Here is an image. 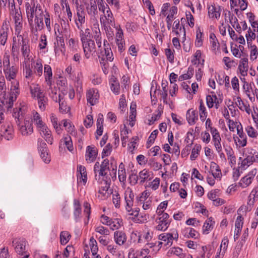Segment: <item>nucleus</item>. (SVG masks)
Listing matches in <instances>:
<instances>
[{
	"instance_id": "obj_40",
	"label": "nucleus",
	"mask_w": 258,
	"mask_h": 258,
	"mask_svg": "<svg viewBox=\"0 0 258 258\" xmlns=\"http://www.w3.org/2000/svg\"><path fill=\"white\" fill-rule=\"evenodd\" d=\"M215 224V221L212 217H210L206 220L203 226V232L204 234H208L210 230L213 229V225Z\"/></svg>"
},
{
	"instance_id": "obj_32",
	"label": "nucleus",
	"mask_w": 258,
	"mask_h": 258,
	"mask_svg": "<svg viewBox=\"0 0 258 258\" xmlns=\"http://www.w3.org/2000/svg\"><path fill=\"white\" fill-rule=\"evenodd\" d=\"M153 233L149 231L140 233L138 236V242L140 243H146L152 241Z\"/></svg>"
},
{
	"instance_id": "obj_29",
	"label": "nucleus",
	"mask_w": 258,
	"mask_h": 258,
	"mask_svg": "<svg viewBox=\"0 0 258 258\" xmlns=\"http://www.w3.org/2000/svg\"><path fill=\"white\" fill-rule=\"evenodd\" d=\"M134 193L132 190L125 191L124 200L125 201V210H131L134 205Z\"/></svg>"
},
{
	"instance_id": "obj_21",
	"label": "nucleus",
	"mask_w": 258,
	"mask_h": 258,
	"mask_svg": "<svg viewBox=\"0 0 258 258\" xmlns=\"http://www.w3.org/2000/svg\"><path fill=\"white\" fill-rule=\"evenodd\" d=\"M6 79L8 81L15 80L18 71V68L14 66L3 69Z\"/></svg>"
},
{
	"instance_id": "obj_39",
	"label": "nucleus",
	"mask_w": 258,
	"mask_h": 258,
	"mask_svg": "<svg viewBox=\"0 0 258 258\" xmlns=\"http://www.w3.org/2000/svg\"><path fill=\"white\" fill-rule=\"evenodd\" d=\"M183 232H185L184 236L188 238H191L197 239L200 236L199 233L197 230L191 227L185 228L184 229Z\"/></svg>"
},
{
	"instance_id": "obj_28",
	"label": "nucleus",
	"mask_w": 258,
	"mask_h": 258,
	"mask_svg": "<svg viewBox=\"0 0 258 258\" xmlns=\"http://www.w3.org/2000/svg\"><path fill=\"white\" fill-rule=\"evenodd\" d=\"M172 32L177 36H180L183 34V36L185 37V30L184 26H180V22L178 19L176 20L173 23L172 27Z\"/></svg>"
},
{
	"instance_id": "obj_58",
	"label": "nucleus",
	"mask_w": 258,
	"mask_h": 258,
	"mask_svg": "<svg viewBox=\"0 0 258 258\" xmlns=\"http://www.w3.org/2000/svg\"><path fill=\"white\" fill-rule=\"evenodd\" d=\"M203 45V33L199 28L196 32V39L195 45L196 47H201Z\"/></svg>"
},
{
	"instance_id": "obj_54",
	"label": "nucleus",
	"mask_w": 258,
	"mask_h": 258,
	"mask_svg": "<svg viewBox=\"0 0 258 258\" xmlns=\"http://www.w3.org/2000/svg\"><path fill=\"white\" fill-rule=\"evenodd\" d=\"M61 140L63 141L64 144L70 151H72L74 150L73 145L71 137L67 135L63 137Z\"/></svg>"
},
{
	"instance_id": "obj_59",
	"label": "nucleus",
	"mask_w": 258,
	"mask_h": 258,
	"mask_svg": "<svg viewBox=\"0 0 258 258\" xmlns=\"http://www.w3.org/2000/svg\"><path fill=\"white\" fill-rule=\"evenodd\" d=\"M94 38L96 41L98 47L99 48L101 47L102 43V38L100 29L98 27L97 29L95 30L94 34Z\"/></svg>"
},
{
	"instance_id": "obj_17",
	"label": "nucleus",
	"mask_w": 258,
	"mask_h": 258,
	"mask_svg": "<svg viewBox=\"0 0 258 258\" xmlns=\"http://www.w3.org/2000/svg\"><path fill=\"white\" fill-rule=\"evenodd\" d=\"M87 14L90 16V19L97 22L98 12L96 1L90 2V4L86 6Z\"/></svg>"
},
{
	"instance_id": "obj_15",
	"label": "nucleus",
	"mask_w": 258,
	"mask_h": 258,
	"mask_svg": "<svg viewBox=\"0 0 258 258\" xmlns=\"http://www.w3.org/2000/svg\"><path fill=\"white\" fill-rule=\"evenodd\" d=\"M37 128L41 136L45 140L47 143L52 145L53 142V138L52 136L50 130L48 128L46 124L45 123Z\"/></svg>"
},
{
	"instance_id": "obj_53",
	"label": "nucleus",
	"mask_w": 258,
	"mask_h": 258,
	"mask_svg": "<svg viewBox=\"0 0 258 258\" xmlns=\"http://www.w3.org/2000/svg\"><path fill=\"white\" fill-rule=\"evenodd\" d=\"M37 100L38 101V104L39 109L41 111H44L48 104L47 98L44 95L43 97H42V98H40Z\"/></svg>"
},
{
	"instance_id": "obj_1",
	"label": "nucleus",
	"mask_w": 258,
	"mask_h": 258,
	"mask_svg": "<svg viewBox=\"0 0 258 258\" xmlns=\"http://www.w3.org/2000/svg\"><path fill=\"white\" fill-rule=\"evenodd\" d=\"M23 74L28 82H32L35 76L41 77L43 74V64L42 60L38 59L31 61H24L22 63Z\"/></svg>"
},
{
	"instance_id": "obj_26",
	"label": "nucleus",
	"mask_w": 258,
	"mask_h": 258,
	"mask_svg": "<svg viewBox=\"0 0 258 258\" xmlns=\"http://www.w3.org/2000/svg\"><path fill=\"white\" fill-rule=\"evenodd\" d=\"M149 250L148 247L142 249L141 251H137L136 253L129 252L128 258H152L151 255H148Z\"/></svg>"
},
{
	"instance_id": "obj_50",
	"label": "nucleus",
	"mask_w": 258,
	"mask_h": 258,
	"mask_svg": "<svg viewBox=\"0 0 258 258\" xmlns=\"http://www.w3.org/2000/svg\"><path fill=\"white\" fill-rule=\"evenodd\" d=\"M71 235L68 231H63L60 234V242L62 245L66 244L70 239Z\"/></svg>"
},
{
	"instance_id": "obj_63",
	"label": "nucleus",
	"mask_w": 258,
	"mask_h": 258,
	"mask_svg": "<svg viewBox=\"0 0 258 258\" xmlns=\"http://www.w3.org/2000/svg\"><path fill=\"white\" fill-rule=\"evenodd\" d=\"M245 131L249 137L252 138H256L257 137V132L252 126H247L245 128Z\"/></svg>"
},
{
	"instance_id": "obj_56",
	"label": "nucleus",
	"mask_w": 258,
	"mask_h": 258,
	"mask_svg": "<svg viewBox=\"0 0 258 258\" xmlns=\"http://www.w3.org/2000/svg\"><path fill=\"white\" fill-rule=\"evenodd\" d=\"M210 42L212 45V48L213 50H216L219 47V43L214 33H211L210 35Z\"/></svg>"
},
{
	"instance_id": "obj_31",
	"label": "nucleus",
	"mask_w": 258,
	"mask_h": 258,
	"mask_svg": "<svg viewBox=\"0 0 258 258\" xmlns=\"http://www.w3.org/2000/svg\"><path fill=\"white\" fill-rule=\"evenodd\" d=\"M214 178L220 179L222 173L219 165L214 162H212L210 164V171Z\"/></svg>"
},
{
	"instance_id": "obj_52",
	"label": "nucleus",
	"mask_w": 258,
	"mask_h": 258,
	"mask_svg": "<svg viewBox=\"0 0 258 258\" xmlns=\"http://www.w3.org/2000/svg\"><path fill=\"white\" fill-rule=\"evenodd\" d=\"M128 134V130L125 125L120 132L121 140L122 142V146L124 147L126 146L127 140L128 139L127 134Z\"/></svg>"
},
{
	"instance_id": "obj_55",
	"label": "nucleus",
	"mask_w": 258,
	"mask_h": 258,
	"mask_svg": "<svg viewBox=\"0 0 258 258\" xmlns=\"http://www.w3.org/2000/svg\"><path fill=\"white\" fill-rule=\"evenodd\" d=\"M201 148L202 147L200 145L196 144L195 145L194 147L192 149L191 154L190 157L191 160H195L198 157Z\"/></svg>"
},
{
	"instance_id": "obj_25",
	"label": "nucleus",
	"mask_w": 258,
	"mask_h": 258,
	"mask_svg": "<svg viewBox=\"0 0 258 258\" xmlns=\"http://www.w3.org/2000/svg\"><path fill=\"white\" fill-rule=\"evenodd\" d=\"M114 239L117 244L122 245L126 241L127 237L124 232L118 230L114 232Z\"/></svg>"
},
{
	"instance_id": "obj_37",
	"label": "nucleus",
	"mask_w": 258,
	"mask_h": 258,
	"mask_svg": "<svg viewBox=\"0 0 258 258\" xmlns=\"http://www.w3.org/2000/svg\"><path fill=\"white\" fill-rule=\"evenodd\" d=\"M58 103L59 111L62 113H66L70 110V107L68 106L64 100V95L59 94Z\"/></svg>"
},
{
	"instance_id": "obj_44",
	"label": "nucleus",
	"mask_w": 258,
	"mask_h": 258,
	"mask_svg": "<svg viewBox=\"0 0 258 258\" xmlns=\"http://www.w3.org/2000/svg\"><path fill=\"white\" fill-rule=\"evenodd\" d=\"M30 91L32 97L36 99L42 98L45 95L42 90L38 86L34 88L31 87Z\"/></svg>"
},
{
	"instance_id": "obj_33",
	"label": "nucleus",
	"mask_w": 258,
	"mask_h": 258,
	"mask_svg": "<svg viewBox=\"0 0 258 258\" xmlns=\"http://www.w3.org/2000/svg\"><path fill=\"white\" fill-rule=\"evenodd\" d=\"M177 8L176 6H172L170 9V13L166 17L167 27L168 30H170L174 16L177 13Z\"/></svg>"
},
{
	"instance_id": "obj_23",
	"label": "nucleus",
	"mask_w": 258,
	"mask_h": 258,
	"mask_svg": "<svg viewBox=\"0 0 258 258\" xmlns=\"http://www.w3.org/2000/svg\"><path fill=\"white\" fill-rule=\"evenodd\" d=\"M221 9L219 6L211 5L208 7V15L211 19H219L221 15Z\"/></svg>"
},
{
	"instance_id": "obj_57",
	"label": "nucleus",
	"mask_w": 258,
	"mask_h": 258,
	"mask_svg": "<svg viewBox=\"0 0 258 258\" xmlns=\"http://www.w3.org/2000/svg\"><path fill=\"white\" fill-rule=\"evenodd\" d=\"M95 231L102 235L103 236H107L110 234L109 229L103 226L99 225L95 227Z\"/></svg>"
},
{
	"instance_id": "obj_42",
	"label": "nucleus",
	"mask_w": 258,
	"mask_h": 258,
	"mask_svg": "<svg viewBox=\"0 0 258 258\" xmlns=\"http://www.w3.org/2000/svg\"><path fill=\"white\" fill-rule=\"evenodd\" d=\"M123 225L122 220L120 218L111 219L108 226L112 230L119 229Z\"/></svg>"
},
{
	"instance_id": "obj_5",
	"label": "nucleus",
	"mask_w": 258,
	"mask_h": 258,
	"mask_svg": "<svg viewBox=\"0 0 258 258\" xmlns=\"http://www.w3.org/2000/svg\"><path fill=\"white\" fill-rule=\"evenodd\" d=\"M76 15L75 18V22L78 29L83 28V25L85 23L86 13L84 7L82 5H79L78 2L76 3Z\"/></svg>"
},
{
	"instance_id": "obj_49",
	"label": "nucleus",
	"mask_w": 258,
	"mask_h": 258,
	"mask_svg": "<svg viewBox=\"0 0 258 258\" xmlns=\"http://www.w3.org/2000/svg\"><path fill=\"white\" fill-rule=\"evenodd\" d=\"M112 195L113 204L116 208H119L121 201L120 195L118 194V191L115 190L112 192Z\"/></svg>"
},
{
	"instance_id": "obj_45",
	"label": "nucleus",
	"mask_w": 258,
	"mask_h": 258,
	"mask_svg": "<svg viewBox=\"0 0 258 258\" xmlns=\"http://www.w3.org/2000/svg\"><path fill=\"white\" fill-rule=\"evenodd\" d=\"M83 28L78 29L80 30V36L81 38V40L82 42H85L86 41H89L91 40V34H90V30L89 28H86L84 30H83Z\"/></svg>"
},
{
	"instance_id": "obj_38",
	"label": "nucleus",
	"mask_w": 258,
	"mask_h": 258,
	"mask_svg": "<svg viewBox=\"0 0 258 258\" xmlns=\"http://www.w3.org/2000/svg\"><path fill=\"white\" fill-rule=\"evenodd\" d=\"M44 74L47 85L51 86L52 80V72L51 68L48 64H45L44 67Z\"/></svg>"
},
{
	"instance_id": "obj_24",
	"label": "nucleus",
	"mask_w": 258,
	"mask_h": 258,
	"mask_svg": "<svg viewBox=\"0 0 258 258\" xmlns=\"http://www.w3.org/2000/svg\"><path fill=\"white\" fill-rule=\"evenodd\" d=\"M258 200V184L251 191L248 197L247 205L251 209L254 203Z\"/></svg>"
},
{
	"instance_id": "obj_27",
	"label": "nucleus",
	"mask_w": 258,
	"mask_h": 258,
	"mask_svg": "<svg viewBox=\"0 0 258 258\" xmlns=\"http://www.w3.org/2000/svg\"><path fill=\"white\" fill-rule=\"evenodd\" d=\"M74 206V216L76 222L80 220L82 214V209L79 201L77 199H74L73 201Z\"/></svg>"
},
{
	"instance_id": "obj_6",
	"label": "nucleus",
	"mask_w": 258,
	"mask_h": 258,
	"mask_svg": "<svg viewBox=\"0 0 258 258\" xmlns=\"http://www.w3.org/2000/svg\"><path fill=\"white\" fill-rule=\"evenodd\" d=\"M178 234L177 230H174L172 233H163L159 236V239L162 241L159 244L164 243L165 246H170L172 244L174 239L177 240Z\"/></svg>"
},
{
	"instance_id": "obj_60",
	"label": "nucleus",
	"mask_w": 258,
	"mask_h": 258,
	"mask_svg": "<svg viewBox=\"0 0 258 258\" xmlns=\"http://www.w3.org/2000/svg\"><path fill=\"white\" fill-rule=\"evenodd\" d=\"M45 16H44V22L45 26L48 31H50L51 30V21H50V15L49 13L47 11V9H45Z\"/></svg>"
},
{
	"instance_id": "obj_11",
	"label": "nucleus",
	"mask_w": 258,
	"mask_h": 258,
	"mask_svg": "<svg viewBox=\"0 0 258 258\" xmlns=\"http://www.w3.org/2000/svg\"><path fill=\"white\" fill-rule=\"evenodd\" d=\"M17 37L18 41L20 42L21 41L22 42L21 51L24 57V61H29L30 52L29 40L24 39L22 35L18 36Z\"/></svg>"
},
{
	"instance_id": "obj_51",
	"label": "nucleus",
	"mask_w": 258,
	"mask_h": 258,
	"mask_svg": "<svg viewBox=\"0 0 258 258\" xmlns=\"http://www.w3.org/2000/svg\"><path fill=\"white\" fill-rule=\"evenodd\" d=\"M114 28H115L116 32L115 34V40L116 42L124 41L123 40V33L120 25L115 26Z\"/></svg>"
},
{
	"instance_id": "obj_36",
	"label": "nucleus",
	"mask_w": 258,
	"mask_h": 258,
	"mask_svg": "<svg viewBox=\"0 0 258 258\" xmlns=\"http://www.w3.org/2000/svg\"><path fill=\"white\" fill-rule=\"evenodd\" d=\"M238 69L242 76H247L248 71V59L247 58H243L241 59Z\"/></svg>"
},
{
	"instance_id": "obj_47",
	"label": "nucleus",
	"mask_w": 258,
	"mask_h": 258,
	"mask_svg": "<svg viewBox=\"0 0 258 258\" xmlns=\"http://www.w3.org/2000/svg\"><path fill=\"white\" fill-rule=\"evenodd\" d=\"M66 13L67 15V17L68 18V20L66 22V21L62 20L63 24L62 23H61V25L62 27H63V25H64V29H67V27H69V22H71L72 20V16L73 14L71 10L70 7L69 5V4H66Z\"/></svg>"
},
{
	"instance_id": "obj_34",
	"label": "nucleus",
	"mask_w": 258,
	"mask_h": 258,
	"mask_svg": "<svg viewBox=\"0 0 258 258\" xmlns=\"http://www.w3.org/2000/svg\"><path fill=\"white\" fill-rule=\"evenodd\" d=\"M186 119L190 125L194 124L198 119V112L196 110L188 109L186 112Z\"/></svg>"
},
{
	"instance_id": "obj_18",
	"label": "nucleus",
	"mask_w": 258,
	"mask_h": 258,
	"mask_svg": "<svg viewBox=\"0 0 258 258\" xmlns=\"http://www.w3.org/2000/svg\"><path fill=\"white\" fill-rule=\"evenodd\" d=\"M98 154V151L94 147L88 146L86 148L85 159L88 163L95 161Z\"/></svg>"
},
{
	"instance_id": "obj_46",
	"label": "nucleus",
	"mask_w": 258,
	"mask_h": 258,
	"mask_svg": "<svg viewBox=\"0 0 258 258\" xmlns=\"http://www.w3.org/2000/svg\"><path fill=\"white\" fill-rule=\"evenodd\" d=\"M30 120L32 121V122H34L37 128L45 124V123L42 121L40 115L36 111L33 112V118L32 119L30 118Z\"/></svg>"
},
{
	"instance_id": "obj_41",
	"label": "nucleus",
	"mask_w": 258,
	"mask_h": 258,
	"mask_svg": "<svg viewBox=\"0 0 258 258\" xmlns=\"http://www.w3.org/2000/svg\"><path fill=\"white\" fill-rule=\"evenodd\" d=\"M199 114L201 120L204 122L206 119L208 112L203 101L202 99L200 100Z\"/></svg>"
},
{
	"instance_id": "obj_4",
	"label": "nucleus",
	"mask_w": 258,
	"mask_h": 258,
	"mask_svg": "<svg viewBox=\"0 0 258 258\" xmlns=\"http://www.w3.org/2000/svg\"><path fill=\"white\" fill-rule=\"evenodd\" d=\"M41 5L39 3H35L34 0H31L30 2L25 3L26 14L30 25L32 24L34 18L37 13V11L41 8Z\"/></svg>"
},
{
	"instance_id": "obj_35",
	"label": "nucleus",
	"mask_w": 258,
	"mask_h": 258,
	"mask_svg": "<svg viewBox=\"0 0 258 258\" xmlns=\"http://www.w3.org/2000/svg\"><path fill=\"white\" fill-rule=\"evenodd\" d=\"M153 173L152 171L145 169L139 173V177L140 180V183L143 184L146 180H151L153 178Z\"/></svg>"
},
{
	"instance_id": "obj_19",
	"label": "nucleus",
	"mask_w": 258,
	"mask_h": 258,
	"mask_svg": "<svg viewBox=\"0 0 258 258\" xmlns=\"http://www.w3.org/2000/svg\"><path fill=\"white\" fill-rule=\"evenodd\" d=\"M13 16L15 22V34L17 36H21L20 32L23 26L21 12H16V13Z\"/></svg>"
},
{
	"instance_id": "obj_10",
	"label": "nucleus",
	"mask_w": 258,
	"mask_h": 258,
	"mask_svg": "<svg viewBox=\"0 0 258 258\" xmlns=\"http://www.w3.org/2000/svg\"><path fill=\"white\" fill-rule=\"evenodd\" d=\"M257 173V170L254 168L250 171L246 175L243 177L238 182V185L242 188L249 186L252 183L254 177Z\"/></svg>"
},
{
	"instance_id": "obj_20",
	"label": "nucleus",
	"mask_w": 258,
	"mask_h": 258,
	"mask_svg": "<svg viewBox=\"0 0 258 258\" xmlns=\"http://www.w3.org/2000/svg\"><path fill=\"white\" fill-rule=\"evenodd\" d=\"M1 139L4 138L8 141L11 140L14 138V130L12 125H5L1 127Z\"/></svg>"
},
{
	"instance_id": "obj_30",
	"label": "nucleus",
	"mask_w": 258,
	"mask_h": 258,
	"mask_svg": "<svg viewBox=\"0 0 258 258\" xmlns=\"http://www.w3.org/2000/svg\"><path fill=\"white\" fill-rule=\"evenodd\" d=\"M77 172H79L77 176L78 180H79V182H83L84 184H85L87 181V174L85 166L82 165L78 166Z\"/></svg>"
},
{
	"instance_id": "obj_16",
	"label": "nucleus",
	"mask_w": 258,
	"mask_h": 258,
	"mask_svg": "<svg viewBox=\"0 0 258 258\" xmlns=\"http://www.w3.org/2000/svg\"><path fill=\"white\" fill-rule=\"evenodd\" d=\"M9 31V23L5 20L0 29V44L5 45L7 41L8 33Z\"/></svg>"
},
{
	"instance_id": "obj_62",
	"label": "nucleus",
	"mask_w": 258,
	"mask_h": 258,
	"mask_svg": "<svg viewBox=\"0 0 258 258\" xmlns=\"http://www.w3.org/2000/svg\"><path fill=\"white\" fill-rule=\"evenodd\" d=\"M90 245L92 255L97 254L98 249V246L97 244V242L93 237H91L90 239Z\"/></svg>"
},
{
	"instance_id": "obj_43",
	"label": "nucleus",
	"mask_w": 258,
	"mask_h": 258,
	"mask_svg": "<svg viewBox=\"0 0 258 258\" xmlns=\"http://www.w3.org/2000/svg\"><path fill=\"white\" fill-rule=\"evenodd\" d=\"M50 120L51 123L55 128L56 132L58 134H60L62 131V128L61 127V124L60 123L58 124L57 118L56 115L54 113H51L50 115Z\"/></svg>"
},
{
	"instance_id": "obj_12",
	"label": "nucleus",
	"mask_w": 258,
	"mask_h": 258,
	"mask_svg": "<svg viewBox=\"0 0 258 258\" xmlns=\"http://www.w3.org/2000/svg\"><path fill=\"white\" fill-rule=\"evenodd\" d=\"M85 56L89 58L96 52L95 42L93 40L82 42Z\"/></svg>"
},
{
	"instance_id": "obj_61",
	"label": "nucleus",
	"mask_w": 258,
	"mask_h": 258,
	"mask_svg": "<svg viewBox=\"0 0 258 258\" xmlns=\"http://www.w3.org/2000/svg\"><path fill=\"white\" fill-rule=\"evenodd\" d=\"M35 23V29L36 32L41 31L44 28V24L43 19L34 18Z\"/></svg>"
},
{
	"instance_id": "obj_8",
	"label": "nucleus",
	"mask_w": 258,
	"mask_h": 258,
	"mask_svg": "<svg viewBox=\"0 0 258 258\" xmlns=\"http://www.w3.org/2000/svg\"><path fill=\"white\" fill-rule=\"evenodd\" d=\"M100 21L101 26H108L111 25L112 27H115V19L113 14L110 9H108L104 12H102L100 16Z\"/></svg>"
},
{
	"instance_id": "obj_2",
	"label": "nucleus",
	"mask_w": 258,
	"mask_h": 258,
	"mask_svg": "<svg viewBox=\"0 0 258 258\" xmlns=\"http://www.w3.org/2000/svg\"><path fill=\"white\" fill-rule=\"evenodd\" d=\"M24 110L22 108L13 109V116L19 126V131L23 136H28L32 134L33 129L30 118H24Z\"/></svg>"
},
{
	"instance_id": "obj_7",
	"label": "nucleus",
	"mask_w": 258,
	"mask_h": 258,
	"mask_svg": "<svg viewBox=\"0 0 258 258\" xmlns=\"http://www.w3.org/2000/svg\"><path fill=\"white\" fill-rule=\"evenodd\" d=\"M172 219L169 215H164L162 217H157L155 220L157 225L156 229L159 231H165L169 226Z\"/></svg>"
},
{
	"instance_id": "obj_64",
	"label": "nucleus",
	"mask_w": 258,
	"mask_h": 258,
	"mask_svg": "<svg viewBox=\"0 0 258 258\" xmlns=\"http://www.w3.org/2000/svg\"><path fill=\"white\" fill-rule=\"evenodd\" d=\"M112 150V146L110 143H108L103 148L102 152V158L108 156Z\"/></svg>"
},
{
	"instance_id": "obj_22",
	"label": "nucleus",
	"mask_w": 258,
	"mask_h": 258,
	"mask_svg": "<svg viewBox=\"0 0 258 258\" xmlns=\"http://www.w3.org/2000/svg\"><path fill=\"white\" fill-rule=\"evenodd\" d=\"M98 182L101 184L99 187L98 192L103 196H105L106 192L108 191L110 187L111 180L110 177H106L105 178H101L99 180V178H97Z\"/></svg>"
},
{
	"instance_id": "obj_48",
	"label": "nucleus",
	"mask_w": 258,
	"mask_h": 258,
	"mask_svg": "<svg viewBox=\"0 0 258 258\" xmlns=\"http://www.w3.org/2000/svg\"><path fill=\"white\" fill-rule=\"evenodd\" d=\"M111 90L115 94L118 95L120 93V85L118 82L114 79L110 81Z\"/></svg>"
},
{
	"instance_id": "obj_13",
	"label": "nucleus",
	"mask_w": 258,
	"mask_h": 258,
	"mask_svg": "<svg viewBox=\"0 0 258 258\" xmlns=\"http://www.w3.org/2000/svg\"><path fill=\"white\" fill-rule=\"evenodd\" d=\"M26 241L24 238H15L12 241L13 246L16 252L19 254L23 255L26 253Z\"/></svg>"
},
{
	"instance_id": "obj_3",
	"label": "nucleus",
	"mask_w": 258,
	"mask_h": 258,
	"mask_svg": "<svg viewBox=\"0 0 258 258\" xmlns=\"http://www.w3.org/2000/svg\"><path fill=\"white\" fill-rule=\"evenodd\" d=\"M109 170V161L108 159H104L100 164L99 162H96L93 169L95 179L97 180V177H98L99 180H100L101 178L109 177L107 174V171Z\"/></svg>"
},
{
	"instance_id": "obj_14",
	"label": "nucleus",
	"mask_w": 258,
	"mask_h": 258,
	"mask_svg": "<svg viewBox=\"0 0 258 258\" xmlns=\"http://www.w3.org/2000/svg\"><path fill=\"white\" fill-rule=\"evenodd\" d=\"M86 98L88 103L93 106L98 102L99 98V94L97 89L92 88L87 90Z\"/></svg>"
},
{
	"instance_id": "obj_9",
	"label": "nucleus",
	"mask_w": 258,
	"mask_h": 258,
	"mask_svg": "<svg viewBox=\"0 0 258 258\" xmlns=\"http://www.w3.org/2000/svg\"><path fill=\"white\" fill-rule=\"evenodd\" d=\"M11 86V93L10 94L8 101H6V104H7L6 107L8 108V110L11 108L13 106L14 102L16 100L17 95L19 94V82L16 80H14L12 82Z\"/></svg>"
}]
</instances>
